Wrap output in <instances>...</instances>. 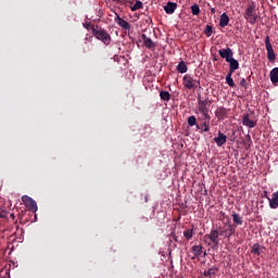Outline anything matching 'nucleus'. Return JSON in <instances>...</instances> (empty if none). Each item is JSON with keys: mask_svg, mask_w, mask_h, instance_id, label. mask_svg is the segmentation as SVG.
<instances>
[{"mask_svg": "<svg viewBox=\"0 0 278 278\" xmlns=\"http://www.w3.org/2000/svg\"><path fill=\"white\" fill-rule=\"evenodd\" d=\"M141 40L143 41V46L147 49H155V42L151 38H149L147 35H141Z\"/></svg>", "mask_w": 278, "mask_h": 278, "instance_id": "nucleus-13", "label": "nucleus"}, {"mask_svg": "<svg viewBox=\"0 0 278 278\" xmlns=\"http://www.w3.org/2000/svg\"><path fill=\"white\" fill-rule=\"evenodd\" d=\"M211 14H216V9L212 8L211 9Z\"/></svg>", "mask_w": 278, "mask_h": 278, "instance_id": "nucleus-35", "label": "nucleus"}, {"mask_svg": "<svg viewBox=\"0 0 278 278\" xmlns=\"http://www.w3.org/2000/svg\"><path fill=\"white\" fill-rule=\"evenodd\" d=\"M205 255H207V253H206V252H204V256H205Z\"/></svg>", "mask_w": 278, "mask_h": 278, "instance_id": "nucleus-38", "label": "nucleus"}, {"mask_svg": "<svg viewBox=\"0 0 278 278\" xmlns=\"http://www.w3.org/2000/svg\"><path fill=\"white\" fill-rule=\"evenodd\" d=\"M271 84H278V67H275L269 73Z\"/></svg>", "mask_w": 278, "mask_h": 278, "instance_id": "nucleus-18", "label": "nucleus"}, {"mask_svg": "<svg viewBox=\"0 0 278 278\" xmlns=\"http://www.w3.org/2000/svg\"><path fill=\"white\" fill-rule=\"evenodd\" d=\"M191 251L193 253V256L191 257V260H197V257H201V255L203 254V245L201 244L193 245L191 248Z\"/></svg>", "mask_w": 278, "mask_h": 278, "instance_id": "nucleus-15", "label": "nucleus"}, {"mask_svg": "<svg viewBox=\"0 0 278 278\" xmlns=\"http://www.w3.org/2000/svg\"><path fill=\"white\" fill-rule=\"evenodd\" d=\"M192 236H193L192 229H186L184 231V237L186 238V240H190L192 238Z\"/></svg>", "mask_w": 278, "mask_h": 278, "instance_id": "nucleus-29", "label": "nucleus"}, {"mask_svg": "<svg viewBox=\"0 0 278 278\" xmlns=\"http://www.w3.org/2000/svg\"><path fill=\"white\" fill-rule=\"evenodd\" d=\"M240 86H241L242 88H247V79L242 78V79L240 80Z\"/></svg>", "mask_w": 278, "mask_h": 278, "instance_id": "nucleus-32", "label": "nucleus"}, {"mask_svg": "<svg viewBox=\"0 0 278 278\" xmlns=\"http://www.w3.org/2000/svg\"><path fill=\"white\" fill-rule=\"evenodd\" d=\"M182 84L187 90H197L201 86V81L194 79L190 74L184 76Z\"/></svg>", "mask_w": 278, "mask_h": 278, "instance_id": "nucleus-3", "label": "nucleus"}, {"mask_svg": "<svg viewBox=\"0 0 278 278\" xmlns=\"http://www.w3.org/2000/svg\"><path fill=\"white\" fill-rule=\"evenodd\" d=\"M175 10H177V3L176 2H167L164 7V11L166 14H175Z\"/></svg>", "mask_w": 278, "mask_h": 278, "instance_id": "nucleus-17", "label": "nucleus"}, {"mask_svg": "<svg viewBox=\"0 0 278 278\" xmlns=\"http://www.w3.org/2000/svg\"><path fill=\"white\" fill-rule=\"evenodd\" d=\"M198 121H200V123H202V127H204L202 131H210V123L212 121V116H210V114L199 116Z\"/></svg>", "mask_w": 278, "mask_h": 278, "instance_id": "nucleus-8", "label": "nucleus"}, {"mask_svg": "<svg viewBox=\"0 0 278 278\" xmlns=\"http://www.w3.org/2000/svg\"><path fill=\"white\" fill-rule=\"evenodd\" d=\"M248 138L251 140V136L250 135H248Z\"/></svg>", "mask_w": 278, "mask_h": 278, "instance_id": "nucleus-37", "label": "nucleus"}, {"mask_svg": "<svg viewBox=\"0 0 278 278\" xmlns=\"http://www.w3.org/2000/svg\"><path fill=\"white\" fill-rule=\"evenodd\" d=\"M227 25H229V15L223 13L219 20V27H227Z\"/></svg>", "mask_w": 278, "mask_h": 278, "instance_id": "nucleus-20", "label": "nucleus"}, {"mask_svg": "<svg viewBox=\"0 0 278 278\" xmlns=\"http://www.w3.org/2000/svg\"><path fill=\"white\" fill-rule=\"evenodd\" d=\"M84 27H85L86 29H88V28L92 29V27H94V25H92V24H90V23H87V24H84Z\"/></svg>", "mask_w": 278, "mask_h": 278, "instance_id": "nucleus-33", "label": "nucleus"}, {"mask_svg": "<svg viewBox=\"0 0 278 278\" xmlns=\"http://www.w3.org/2000/svg\"><path fill=\"white\" fill-rule=\"evenodd\" d=\"M187 123H188V125H189V127H197V129H201V126H199L198 124H197V117L195 116H193V115H191V116H189L188 118H187Z\"/></svg>", "mask_w": 278, "mask_h": 278, "instance_id": "nucleus-22", "label": "nucleus"}, {"mask_svg": "<svg viewBox=\"0 0 278 278\" xmlns=\"http://www.w3.org/2000/svg\"><path fill=\"white\" fill-rule=\"evenodd\" d=\"M218 237V229H212L208 235L204 236V242H207V240H210L208 247H211L213 251H218V242H220V239Z\"/></svg>", "mask_w": 278, "mask_h": 278, "instance_id": "nucleus-2", "label": "nucleus"}, {"mask_svg": "<svg viewBox=\"0 0 278 278\" xmlns=\"http://www.w3.org/2000/svg\"><path fill=\"white\" fill-rule=\"evenodd\" d=\"M227 231H229V235L227 236V238H231V236H233V233H236V227H233L232 225L228 226V229H226Z\"/></svg>", "mask_w": 278, "mask_h": 278, "instance_id": "nucleus-31", "label": "nucleus"}, {"mask_svg": "<svg viewBox=\"0 0 278 278\" xmlns=\"http://www.w3.org/2000/svg\"><path fill=\"white\" fill-rule=\"evenodd\" d=\"M1 212H3V211L0 207V218H3V214Z\"/></svg>", "mask_w": 278, "mask_h": 278, "instance_id": "nucleus-36", "label": "nucleus"}, {"mask_svg": "<svg viewBox=\"0 0 278 278\" xmlns=\"http://www.w3.org/2000/svg\"><path fill=\"white\" fill-rule=\"evenodd\" d=\"M22 201L29 212H38V203H36L34 199L29 198L28 195H23Z\"/></svg>", "mask_w": 278, "mask_h": 278, "instance_id": "nucleus-6", "label": "nucleus"}, {"mask_svg": "<svg viewBox=\"0 0 278 278\" xmlns=\"http://www.w3.org/2000/svg\"><path fill=\"white\" fill-rule=\"evenodd\" d=\"M242 125H244V127H249L250 129H253V127L257 126V122L252 121L250 114H245L242 119Z\"/></svg>", "mask_w": 278, "mask_h": 278, "instance_id": "nucleus-10", "label": "nucleus"}, {"mask_svg": "<svg viewBox=\"0 0 278 278\" xmlns=\"http://www.w3.org/2000/svg\"><path fill=\"white\" fill-rule=\"evenodd\" d=\"M215 116L218 121H225L227 118V109L224 106H219L215 111Z\"/></svg>", "mask_w": 278, "mask_h": 278, "instance_id": "nucleus-12", "label": "nucleus"}, {"mask_svg": "<svg viewBox=\"0 0 278 278\" xmlns=\"http://www.w3.org/2000/svg\"><path fill=\"white\" fill-rule=\"evenodd\" d=\"M244 18L251 24L255 25L257 17L255 16V5L250 4L244 13Z\"/></svg>", "mask_w": 278, "mask_h": 278, "instance_id": "nucleus-5", "label": "nucleus"}, {"mask_svg": "<svg viewBox=\"0 0 278 278\" xmlns=\"http://www.w3.org/2000/svg\"><path fill=\"white\" fill-rule=\"evenodd\" d=\"M142 1L137 0L132 7H130L131 12H136V10H142Z\"/></svg>", "mask_w": 278, "mask_h": 278, "instance_id": "nucleus-26", "label": "nucleus"}, {"mask_svg": "<svg viewBox=\"0 0 278 278\" xmlns=\"http://www.w3.org/2000/svg\"><path fill=\"white\" fill-rule=\"evenodd\" d=\"M218 54L226 62H229V60L233 59V50H231V48L220 49L218 50Z\"/></svg>", "mask_w": 278, "mask_h": 278, "instance_id": "nucleus-9", "label": "nucleus"}, {"mask_svg": "<svg viewBox=\"0 0 278 278\" xmlns=\"http://www.w3.org/2000/svg\"><path fill=\"white\" fill-rule=\"evenodd\" d=\"M217 274H218V267H211L208 270L203 273L204 277H207V278L216 277Z\"/></svg>", "mask_w": 278, "mask_h": 278, "instance_id": "nucleus-19", "label": "nucleus"}, {"mask_svg": "<svg viewBox=\"0 0 278 278\" xmlns=\"http://www.w3.org/2000/svg\"><path fill=\"white\" fill-rule=\"evenodd\" d=\"M227 63L229 64L228 73H230V74L236 73V71H238V68H240V63H238V60H236L233 58L231 60L227 61Z\"/></svg>", "mask_w": 278, "mask_h": 278, "instance_id": "nucleus-14", "label": "nucleus"}, {"mask_svg": "<svg viewBox=\"0 0 278 278\" xmlns=\"http://www.w3.org/2000/svg\"><path fill=\"white\" fill-rule=\"evenodd\" d=\"M232 220L235 225H242V217L238 213H232Z\"/></svg>", "mask_w": 278, "mask_h": 278, "instance_id": "nucleus-27", "label": "nucleus"}, {"mask_svg": "<svg viewBox=\"0 0 278 278\" xmlns=\"http://www.w3.org/2000/svg\"><path fill=\"white\" fill-rule=\"evenodd\" d=\"M191 13L193 16H199L201 14V9L199 8V4L191 5Z\"/></svg>", "mask_w": 278, "mask_h": 278, "instance_id": "nucleus-28", "label": "nucleus"}, {"mask_svg": "<svg viewBox=\"0 0 278 278\" xmlns=\"http://www.w3.org/2000/svg\"><path fill=\"white\" fill-rule=\"evenodd\" d=\"M113 1H118V0H113Z\"/></svg>", "mask_w": 278, "mask_h": 278, "instance_id": "nucleus-39", "label": "nucleus"}, {"mask_svg": "<svg viewBox=\"0 0 278 278\" xmlns=\"http://www.w3.org/2000/svg\"><path fill=\"white\" fill-rule=\"evenodd\" d=\"M231 75H233V74L228 73V74L226 75V84H228V86H229L230 88H235V87H236V83H233V78H231Z\"/></svg>", "mask_w": 278, "mask_h": 278, "instance_id": "nucleus-24", "label": "nucleus"}, {"mask_svg": "<svg viewBox=\"0 0 278 278\" xmlns=\"http://www.w3.org/2000/svg\"><path fill=\"white\" fill-rule=\"evenodd\" d=\"M227 229L226 230H223L222 232H219V236H226V238H227Z\"/></svg>", "mask_w": 278, "mask_h": 278, "instance_id": "nucleus-34", "label": "nucleus"}, {"mask_svg": "<svg viewBox=\"0 0 278 278\" xmlns=\"http://www.w3.org/2000/svg\"><path fill=\"white\" fill-rule=\"evenodd\" d=\"M198 114L207 115L210 114L211 102L207 100H199Z\"/></svg>", "mask_w": 278, "mask_h": 278, "instance_id": "nucleus-7", "label": "nucleus"}, {"mask_svg": "<svg viewBox=\"0 0 278 278\" xmlns=\"http://www.w3.org/2000/svg\"><path fill=\"white\" fill-rule=\"evenodd\" d=\"M115 23L122 27V29L128 30L131 29V25H129V22L123 20L121 16L116 15Z\"/></svg>", "mask_w": 278, "mask_h": 278, "instance_id": "nucleus-16", "label": "nucleus"}, {"mask_svg": "<svg viewBox=\"0 0 278 278\" xmlns=\"http://www.w3.org/2000/svg\"><path fill=\"white\" fill-rule=\"evenodd\" d=\"M262 249H264V247L260 243H255L252 245L251 253H254V255H262Z\"/></svg>", "mask_w": 278, "mask_h": 278, "instance_id": "nucleus-23", "label": "nucleus"}, {"mask_svg": "<svg viewBox=\"0 0 278 278\" xmlns=\"http://www.w3.org/2000/svg\"><path fill=\"white\" fill-rule=\"evenodd\" d=\"M91 31H92L94 38H97V40H100L101 42H103V45H105V47H108L112 42V36L110 35V33H108L102 27L91 26Z\"/></svg>", "mask_w": 278, "mask_h": 278, "instance_id": "nucleus-1", "label": "nucleus"}, {"mask_svg": "<svg viewBox=\"0 0 278 278\" xmlns=\"http://www.w3.org/2000/svg\"><path fill=\"white\" fill-rule=\"evenodd\" d=\"M265 47L267 51V60L269 62H275V60H277V54L275 53L273 45L270 43V36L265 37Z\"/></svg>", "mask_w": 278, "mask_h": 278, "instance_id": "nucleus-4", "label": "nucleus"}, {"mask_svg": "<svg viewBox=\"0 0 278 278\" xmlns=\"http://www.w3.org/2000/svg\"><path fill=\"white\" fill-rule=\"evenodd\" d=\"M160 97L162 101H170V92L162 90L160 92Z\"/></svg>", "mask_w": 278, "mask_h": 278, "instance_id": "nucleus-25", "label": "nucleus"}, {"mask_svg": "<svg viewBox=\"0 0 278 278\" xmlns=\"http://www.w3.org/2000/svg\"><path fill=\"white\" fill-rule=\"evenodd\" d=\"M176 71H178V73H188V65H186L185 61H180L176 67Z\"/></svg>", "mask_w": 278, "mask_h": 278, "instance_id": "nucleus-21", "label": "nucleus"}, {"mask_svg": "<svg viewBox=\"0 0 278 278\" xmlns=\"http://www.w3.org/2000/svg\"><path fill=\"white\" fill-rule=\"evenodd\" d=\"M204 34L207 38H210V36H212L213 30H212V26L206 25L205 29H204Z\"/></svg>", "mask_w": 278, "mask_h": 278, "instance_id": "nucleus-30", "label": "nucleus"}, {"mask_svg": "<svg viewBox=\"0 0 278 278\" xmlns=\"http://www.w3.org/2000/svg\"><path fill=\"white\" fill-rule=\"evenodd\" d=\"M214 142H216L217 147H223L227 144V136L222 131H218L217 137L214 138Z\"/></svg>", "mask_w": 278, "mask_h": 278, "instance_id": "nucleus-11", "label": "nucleus"}]
</instances>
